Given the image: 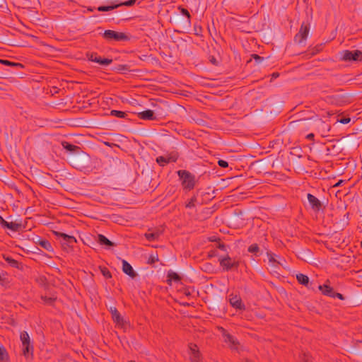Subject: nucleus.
Here are the masks:
<instances>
[{
	"label": "nucleus",
	"instance_id": "1",
	"mask_svg": "<svg viewBox=\"0 0 362 362\" xmlns=\"http://www.w3.org/2000/svg\"><path fill=\"white\" fill-rule=\"evenodd\" d=\"M177 173L182 180V186L184 189L190 191L194 188L196 185V177L194 175L186 170H180Z\"/></svg>",
	"mask_w": 362,
	"mask_h": 362
},
{
	"label": "nucleus",
	"instance_id": "2",
	"mask_svg": "<svg viewBox=\"0 0 362 362\" xmlns=\"http://www.w3.org/2000/svg\"><path fill=\"white\" fill-rule=\"evenodd\" d=\"M20 339L22 343L23 355L26 358H28L30 356L33 357L34 346L28 333L26 331L21 332Z\"/></svg>",
	"mask_w": 362,
	"mask_h": 362
},
{
	"label": "nucleus",
	"instance_id": "3",
	"mask_svg": "<svg viewBox=\"0 0 362 362\" xmlns=\"http://www.w3.org/2000/svg\"><path fill=\"white\" fill-rule=\"evenodd\" d=\"M218 261L224 271H230L232 269L237 270L240 265L239 261L233 259L228 255L224 257H220Z\"/></svg>",
	"mask_w": 362,
	"mask_h": 362
},
{
	"label": "nucleus",
	"instance_id": "4",
	"mask_svg": "<svg viewBox=\"0 0 362 362\" xmlns=\"http://www.w3.org/2000/svg\"><path fill=\"white\" fill-rule=\"evenodd\" d=\"M103 37L107 40L127 41L129 37L124 33L116 32L112 30H106L103 33Z\"/></svg>",
	"mask_w": 362,
	"mask_h": 362
},
{
	"label": "nucleus",
	"instance_id": "5",
	"mask_svg": "<svg viewBox=\"0 0 362 362\" xmlns=\"http://www.w3.org/2000/svg\"><path fill=\"white\" fill-rule=\"evenodd\" d=\"M219 329L224 342L228 344V347L231 349L237 350L239 346V341L237 338L229 334L228 331L223 327H220Z\"/></svg>",
	"mask_w": 362,
	"mask_h": 362
},
{
	"label": "nucleus",
	"instance_id": "6",
	"mask_svg": "<svg viewBox=\"0 0 362 362\" xmlns=\"http://www.w3.org/2000/svg\"><path fill=\"white\" fill-rule=\"evenodd\" d=\"M341 59L346 62L362 61V52L360 50H344L341 53Z\"/></svg>",
	"mask_w": 362,
	"mask_h": 362
},
{
	"label": "nucleus",
	"instance_id": "7",
	"mask_svg": "<svg viewBox=\"0 0 362 362\" xmlns=\"http://www.w3.org/2000/svg\"><path fill=\"white\" fill-rule=\"evenodd\" d=\"M310 31V25L303 23L298 33L294 37L295 42L298 44L303 43L308 37Z\"/></svg>",
	"mask_w": 362,
	"mask_h": 362
},
{
	"label": "nucleus",
	"instance_id": "8",
	"mask_svg": "<svg viewBox=\"0 0 362 362\" xmlns=\"http://www.w3.org/2000/svg\"><path fill=\"white\" fill-rule=\"evenodd\" d=\"M228 300L230 305L236 310H245L246 308L240 296L238 295L230 293L228 296Z\"/></svg>",
	"mask_w": 362,
	"mask_h": 362
},
{
	"label": "nucleus",
	"instance_id": "9",
	"mask_svg": "<svg viewBox=\"0 0 362 362\" xmlns=\"http://www.w3.org/2000/svg\"><path fill=\"white\" fill-rule=\"evenodd\" d=\"M88 59L89 61L98 63L102 66H107L112 62V59L102 58L98 56L97 53L93 52L90 54H88Z\"/></svg>",
	"mask_w": 362,
	"mask_h": 362
},
{
	"label": "nucleus",
	"instance_id": "10",
	"mask_svg": "<svg viewBox=\"0 0 362 362\" xmlns=\"http://www.w3.org/2000/svg\"><path fill=\"white\" fill-rule=\"evenodd\" d=\"M191 362H201L202 356L196 344H191L189 346Z\"/></svg>",
	"mask_w": 362,
	"mask_h": 362
},
{
	"label": "nucleus",
	"instance_id": "11",
	"mask_svg": "<svg viewBox=\"0 0 362 362\" xmlns=\"http://www.w3.org/2000/svg\"><path fill=\"white\" fill-rule=\"evenodd\" d=\"M307 197L311 208L314 211H319L322 209V203L316 197L308 193Z\"/></svg>",
	"mask_w": 362,
	"mask_h": 362
},
{
	"label": "nucleus",
	"instance_id": "12",
	"mask_svg": "<svg viewBox=\"0 0 362 362\" xmlns=\"http://www.w3.org/2000/svg\"><path fill=\"white\" fill-rule=\"evenodd\" d=\"M290 125L293 127H297L299 129H308L310 127H311L310 119H302L296 121H292L290 123Z\"/></svg>",
	"mask_w": 362,
	"mask_h": 362
},
{
	"label": "nucleus",
	"instance_id": "13",
	"mask_svg": "<svg viewBox=\"0 0 362 362\" xmlns=\"http://www.w3.org/2000/svg\"><path fill=\"white\" fill-rule=\"evenodd\" d=\"M162 233L163 231L158 228L148 229L144 236L148 241H153L158 240Z\"/></svg>",
	"mask_w": 362,
	"mask_h": 362
},
{
	"label": "nucleus",
	"instance_id": "14",
	"mask_svg": "<svg viewBox=\"0 0 362 362\" xmlns=\"http://www.w3.org/2000/svg\"><path fill=\"white\" fill-rule=\"evenodd\" d=\"M55 235L62 238L63 244H66L68 246L73 247L74 244L76 243V239L72 235H69L60 232H55Z\"/></svg>",
	"mask_w": 362,
	"mask_h": 362
},
{
	"label": "nucleus",
	"instance_id": "15",
	"mask_svg": "<svg viewBox=\"0 0 362 362\" xmlns=\"http://www.w3.org/2000/svg\"><path fill=\"white\" fill-rule=\"evenodd\" d=\"M110 312L112 315V318L113 321L119 325V326H123L124 321L123 317L121 316L117 309L115 307H110Z\"/></svg>",
	"mask_w": 362,
	"mask_h": 362
},
{
	"label": "nucleus",
	"instance_id": "16",
	"mask_svg": "<svg viewBox=\"0 0 362 362\" xmlns=\"http://www.w3.org/2000/svg\"><path fill=\"white\" fill-rule=\"evenodd\" d=\"M138 117L143 120H156L157 119L154 112L151 110H146L139 112Z\"/></svg>",
	"mask_w": 362,
	"mask_h": 362
},
{
	"label": "nucleus",
	"instance_id": "17",
	"mask_svg": "<svg viewBox=\"0 0 362 362\" xmlns=\"http://www.w3.org/2000/svg\"><path fill=\"white\" fill-rule=\"evenodd\" d=\"M329 281L327 280L326 283H329ZM318 289L322 292V293L325 296L332 298L334 296V291L333 288H332L327 284H325L323 285H320L318 286Z\"/></svg>",
	"mask_w": 362,
	"mask_h": 362
},
{
	"label": "nucleus",
	"instance_id": "18",
	"mask_svg": "<svg viewBox=\"0 0 362 362\" xmlns=\"http://www.w3.org/2000/svg\"><path fill=\"white\" fill-rule=\"evenodd\" d=\"M122 271L132 278H134L137 275L132 265L124 259L122 260Z\"/></svg>",
	"mask_w": 362,
	"mask_h": 362
},
{
	"label": "nucleus",
	"instance_id": "19",
	"mask_svg": "<svg viewBox=\"0 0 362 362\" xmlns=\"http://www.w3.org/2000/svg\"><path fill=\"white\" fill-rule=\"evenodd\" d=\"M177 160V158H173L171 156H158L156 158V162L160 165V166H165L166 164L169 163L170 162H175Z\"/></svg>",
	"mask_w": 362,
	"mask_h": 362
},
{
	"label": "nucleus",
	"instance_id": "20",
	"mask_svg": "<svg viewBox=\"0 0 362 362\" xmlns=\"http://www.w3.org/2000/svg\"><path fill=\"white\" fill-rule=\"evenodd\" d=\"M98 238V243L102 245H106L108 247L116 245L114 243H112L108 238H107L104 235L99 234Z\"/></svg>",
	"mask_w": 362,
	"mask_h": 362
},
{
	"label": "nucleus",
	"instance_id": "21",
	"mask_svg": "<svg viewBox=\"0 0 362 362\" xmlns=\"http://www.w3.org/2000/svg\"><path fill=\"white\" fill-rule=\"evenodd\" d=\"M296 279L298 280V283L309 288V278L307 275H305L303 274H298L296 275Z\"/></svg>",
	"mask_w": 362,
	"mask_h": 362
},
{
	"label": "nucleus",
	"instance_id": "22",
	"mask_svg": "<svg viewBox=\"0 0 362 362\" xmlns=\"http://www.w3.org/2000/svg\"><path fill=\"white\" fill-rule=\"evenodd\" d=\"M62 146H63V148L64 149H66V151H70V152H74V151H76L80 149V147H78L76 145L71 144L69 143L68 141H62Z\"/></svg>",
	"mask_w": 362,
	"mask_h": 362
},
{
	"label": "nucleus",
	"instance_id": "23",
	"mask_svg": "<svg viewBox=\"0 0 362 362\" xmlns=\"http://www.w3.org/2000/svg\"><path fill=\"white\" fill-rule=\"evenodd\" d=\"M38 245L47 251H51L52 250L51 243L45 239H40L38 241Z\"/></svg>",
	"mask_w": 362,
	"mask_h": 362
},
{
	"label": "nucleus",
	"instance_id": "24",
	"mask_svg": "<svg viewBox=\"0 0 362 362\" xmlns=\"http://www.w3.org/2000/svg\"><path fill=\"white\" fill-rule=\"evenodd\" d=\"M112 71L116 72H126L129 71L130 68L127 64H119L112 69Z\"/></svg>",
	"mask_w": 362,
	"mask_h": 362
},
{
	"label": "nucleus",
	"instance_id": "25",
	"mask_svg": "<svg viewBox=\"0 0 362 362\" xmlns=\"http://www.w3.org/2000/svg\"><path fill=\"white\" fill-rule=\"evenodd\" d=\"M6 228L13 231H18L22 228V225L16 222H8Z\"/></svg>",
	"mask_w": 362,
	"mask_h": 362
},
{
	"label": "nucleus",
	"instance_id": "26",
	"mask_svg": "<svg viewBox=\"0 0 362 362\" xmlns=\"http://www.w3.org/2000/svg\"><path fill=\"white\" fill-rule=\"evenodd\" d=\"M247 251L250 253L254 254L255 256L258 257L260 255L259 254V247L257 244H252L249 246Z\"/></svg>",
	"mask_w": 362,
	"mask_h": 362
},
{
	"label": "nucleus",
	"instance_id": "27",
	"mask_svg": "<svg viewBox=\"0 0 362 362\" xmlns=\"http://www.w3.org/2000/svg\"><path fill=\"white\" fill-rule=\"evenodd\" d=\"M168 281H173L175 282H179L181 280L180 276L176 272H169L168 274Z\"/></svg>",
	"mask_w": 362,
	"mask_h": 362
},
{
	"label": "nucleus",
	"instance_id": "28",
	"mask_svg": "<svg viewBox=\"0 0 362 362\" xmlns=\"http://www.w3.org/2000/svg\"><path fill=\"white\" fill-rule=\"evenodd\" d=\"M4 259L12 267L18 268L19 262L17 260L13 259L11 257H5L4 256Z\"/></svg>",
	"mask_w": 362,
	"mask_h": 362
},
{
	"label": "nucleus",
	"instance_id": "29",
	"mask_svg": "<svg viewBox=\"0 0 362 362\" xmlns=\"http://www.w3.org/2000/svg\"><path fill=\"white\" fill-rule=\"evenodd\" d=\"M110 115L119 118H125L127 116V114L120 110H112L110 111Z\"/></svg>",
	"mask_w": 362,
	"mask_h": 362
},
{
	"label": "nucleus",
	"instance_id": "30",
	"mask_svg": "<svg viewBox=\"0 0 362 362\" xmlns=\"http://www.w3.org/2000/svg\"><path fill=\"white\" fill-rule=\"evenodd\" d=\"M158 261H159L158 255L157 252H156L155 254H151L149 255L148 260H147V263L148 264L152 265Z\"/></svg>",
	"mask_w": 362,
	"mask_h": 362
},
{
	"label": "nucleus",
	"instance_id": "31",
	"mask_svg": "<svg viewBox=\"0 0 362 362\" xmlns=\"http://www.w3.org/2000/svg\"><path fill=\"white\" fill-rule=\"evenodd\" d=\"M119 6V5H118V4H115V5H112V6H100L98 7L97 10L98 11H112Z\"/></svg>",
	"mask_w": 362,
	"mask_h": 362
},
{
	"label": "nucleus",
	"instance_id": "32",
	"mask_svg": "<svg viewBox=\"0 0 362 362\" xmlns=\"http://www.w3.org/2000/svg\"><path fill=\"white\" fill-rule=\"evenodd\" d=\"M8 358L6 349L2 345H0V362H3Z\"/></svg>",
	"mask_w": 362,
	"mask_h": 362
},
{
	"label": "nucleus",
	"instance_id": "33",
	"mask_svg": "<svg viewBox=\"0 0 362 362\" xmlns=\"http://www.w3.org/2000/svg\"><path fill=\"white\" fill-rule=\"evenodd\" d=\"M0 64L10 66H21L22 65L19 63L13 62L6 59H0Z\"/></svg>",
	"mask_w": 362,
	"mask_h": 362
},
{
	"label": "nucleus",
	"instance_id": "34",
	"mask_svg": "<svg viewBox=\"0 0 362 362\" xmlns=\"http://www.w3.org/2000/svg\"><path fill=\"white\" fill-rule=\"evenodd\" d=\"M41 298L47 305H52L55 300V298L52 297L42 296Z\"/></svg>",
	"mask_w": 362,
	"mask_h": 362
},
{
	"label": "nucleus",
	"instance_id": "35",
	"mask_svg": "<svg viewBox=\"0 0 362 362\" xmlns=\"http://www.w3.org/2000/svg\"><path fill=\"white\" fill-rule=\"evenodd\" d=\"M178 9L180 11V12L182 15L185 16L187 18L188 21L189 23L190 18H191V15H190L189 12L186 8H182L181 6H179Z\"/></svg>",
	"mask_w": 362,
	"mask_h": 362
},
{
	"label": "nucleus",
	"instance_id": "36",
	"mask_svg": "<svg viewBox=\"0 0 362 362\" xmlns=\"http://www.w3.org/2000/svg\"><path fill=\"white\" fill-rule=\"evenodd\" d=\"M100 270H101V273L105 278H107V279L112 278V274L107 268L103 267L100 269Z\"/></svg>",
	"mask_w": 362,
	"mask_h": 362
},
{
	"label": "nucleus",
	"instance_id": "37",
	"mask_svg": "<svg viewBox=\"0 0 362 362\" xmlns=\"http://www.w3.org/2000/svg\"><path fill=\"white\" fill-rule=\"evenodd\" d=\"M136 3V0H128L127 1L119 4L120 6H132Z\"/></svg>",
	"mask_w": 362,
	"mask_h": 362
},
{
	"label": "nucleus",
	"instance_id": "38",
	"mask_svg": "<svg viewBox=\"0 0 362 362\" xmlns=\"http://www.w3.org/2000/svg\"><path fill=\"white\" fill-rule=\"evenodd\" d=\"M197 199L195 197H193L190 199L189 202L186 204L187 208H192L194 206V202H196Z\"/></svg>",
	"mask_w": 362,
	"mask_h": 362
},
{
	"label": "nucleus",
	"instance_id": "39",
	"mask_svg": "<svg viewBox=\"0 0 362 362\" xmlns=\"http://www.w3.org/2000/svg\"><path fill=\"white\" fill-rule=\"evenodd\" d=\"M252 57L255 60L256 63H257V64L261 63L264 60L263 57H262L256 54H252Z\"/></svg>",
	"mask_w": 362,
	"mask_h": 362
},
{
	"label": "nucleus",
	"instance_id": "40",
	"mask_svg": "<svg viewBox=\"0 0 362 362\" xmlns=\"http://www.w3.org/2000/svg\"><path fill=\"white\" fill-rule=\"evenodd\" d=\"M267 255L269 262H276V260L275 259V257H275L274 254L267 252Z\"/></svg>",
	"mask_w": 362,
	"mask_h": 362
},
{
	"label": "nucleus",
	"instance_id": "41",
	"mask_svg": "<svg viewBox=\"0 0 362 362\" xmlns=\"http://www.w3.org/2000/svg\"><path fill=\"white\" fill-rule=\"evenodd\" d=\"M218 164L221 168H227L228 166V163L226 160H218Z\"/></svg>",
	"mask_w": 362,
	"mask_h": 362
},
{
	"label": "nucleus",
	"instance_id": "42",
	"mask_svg": "<svg viewBox=\"0 0 362 362\" xmlns=\"http://www.w3.org/2000/svg\"><path fill=\"white\" fill-rule=\"evenodd\" d=\"M8 221H5L4 218L1 216H0V224L2 227L6 228V226L8 225Z\"/></svg>",
	"mask_w": 362,
	"mask_h": 362
},
{
	"label": "nucleus",
	"instance_id": "43",
	"mask_svg": "<svg viewBox=\"0 0 362 362\" xmlns=\"http://www.w3.org/2000/svg\"><path fill=\"white\" fill-rule=\"evenodd\" d=\"M350 121H351V119L349 117H344L339 120V122H341V124H346L349 123Z\"/></svg>",
	"mask_w": 362,
	"mask_h": 362
},
{
	"label": "nucleus",
	"instance_id": "44",
	"mask_svg": "<svg viewBox=\"0 0 362 362\" xmlns=\"http://www.w3.org/2000/svg\"><path fill=\"white\" fill-rule=\"evenodd\" d=\"M332 298H338L340 300H344V297L342 294L334 291V296Z\"/></svg>",
	"mask_w": 362,
	"mask_h": 362
},
{
	"label": "nucleus",
	"instance_id": "45",
	"mask_svg": "<svg viewBox=\"0 0 362 362\" xmlns=\"http://www.w3.org/2000/svg\"><path fill=\"white\" fill-rule=\"evenodd\" d=\"M218 247L223 251H226V246L223 243H219Z\"/></svg>",
	"mask_w": 362,
	"mask_h": 362
},
{
	"label": "nucleus",
	"instance_id": "46",
	"mask_svg": "<svg viewBox=\"0 0 362 362\" xmlns=\"http://www.w3.org/2000/svg\"><path fill=\"white\" fill-rule=\"evenodd\" d=\"M314 137H315V135L313 133L308 134L306 136V139H308V140H314Z\"/></svg>",
	"mask_w": 362,
	"mask_h": 362
},
{
	"label": "nucleus",
	"instance_id": "47",
	"mask_svg": "<svg viewBox=\"0 0 362 362\" xmlns=\"http://www.w3.org/2000/svg\"><path fill=\"white\" fill-rule=\"evenodd\" d=\"M211 62L213 63V64H216V59L214 57H212V59H211Z\"/></svg>",
	"mask_w": 362,
	"mask_h": 362
},
{
	"label": "nucleus",
	"instance_id": "48",
	"mask_svg": "<svg viewBox=\"0 0 362 362\" xmlns=\"http://www.w3.org/2000/svg\"><path fill=\"white\" fill-rule=\"evenodd\" d=\"M304 356H305V358H304L305 361V362H308V356H307L306 355H304Z\"/></svg>",
	"mask_w": 362,
	"mask_h": 362
},
{
	"label": "nucleus",
	"instance_id": "49",
	"mask_svg": "<svg viewBox=\"0 0 362 362\" xmlns=\"http://www.w3.org/2000/svg\"><path fill=\"white\" fill-rule=\"evenodd\" d=\"M278 76H279L278 73H274L273 74V77H277Z\"/></svg>",
	"mask_w": 362,
	"mask_h": 362
},
{
	"label": "nucleus",
	"instance_id": "50",
	"mask_svg": "<svg viewBox=\"0 0 362 362\" xmlns=\"http://www.w3.org/2000/svg\"><path fill=\"white\" fill-rule=\"evenodd\" d=\"M341 182H342V181H341V180H340L338 183H337V184L335 185V186H339Z\"/></svg>",
	"mask_w": 362,
	"mask_h": 362
},
{
	"label": "nucleus",
	"instance_id": "51",
	"mask_svg": "<svg viewBox=\"0 0 362 362\" xmlns=\"http://www.w3.org/2000/svg\"><path fill=\"white\" fill-rule=\"evenodd\" d=\"M215 240H216V239L214 238H210V241H211V242H214Z\"/></svg>",
	"mask_w": 362,
	"mask_h": 362
},
{
	"label": "nucleus",
	"instance_id": "52",
	"mask_svg": "<svg viewBox=\"0 0 362 362\" xmlns=\"http://www.w3.org/2000/svg\"><path fill=\"white\" fill-rule=\"evenodd\" d=\"M105 144H106L107 146H110V144H109L108 142H106V143H105Z\"/></svg>",
	"mask_w": 362,
	"mask_h": 362
},
{
	"label": "nucleus",
	"instance_id": "53",
	"mask_svg": "<svg viewBox=\"0 0 362 362\" xmlns=\"http://www.w3.org/2000/svg\"><path fill=\"white\" fill-rule=\"evenodd\" d=\"M129 362H135L134 361H129Z\"/></svg>",
	"mask_w": 362,
	"mask_h": 362
},
{
	"label": "nucleus",
	"instance_id": "54",
	"mask_svg": "<svg viewBox=\"0 0 362 362\" xmlns=\"http://www.w3.org/2000/svg\"><path fill=\"white\" fill-rule=\"evenodd\" d=\"M361 247H362V241L361 242Z\"/></svg>",
	"mask_w": 362,
	"mask_h": 362
}]
</instances>
